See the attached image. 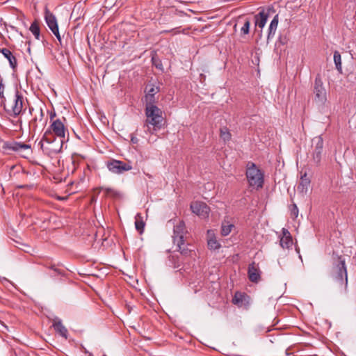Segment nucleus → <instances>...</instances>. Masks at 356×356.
<instances>
[{
  "label": "nucleus",
  "mask_w": 356,
  "mask_h": 356,
  "mask_svg": "<svg viewBox=\"0 0 356 356\" xmlns=\"http://www.w3.org/2000/svg\"><path fill=\"white\" fill-rule=\"evenodd\" d=\"M44 113L42 109H40L37 111L34 118L29 122L30 129H33V131H35L38 128V125L44 126L46 123V121L44 120Z\"/></svg>",
  "instance_id": "f3484780"
},
{
  "label": "nucleus",
  "mask_w": 356,
  "mask_h": 356,
  "mask_svg": "<svg viewBox=\"0 0 356 356\" xmlns=\"http://www.w3.org/2000/svg\"><path fill=\"white\" fill-rule=\"evenodd\" d=\"M131 141L132 143L136 144L138 143V138L136 136H131Z\"/></svg>",
  "instance_id": "4c0bfd02"
},
{
  "label": "nucleus",
  "mask_w": 356,
  "mask_h": 356,
  "mask_svg": "<svg viewBox=\"0 0 356 356\" xmlns=\"http://www.w3.org/2000/svg\"><path fill=\"white\" fill-rule=\"evenodd\" d=\"M248 277L252 282H258L261 278V271L258 266L252 262L248 266Z\"/></svg>",
  "instance_id": "dca6fc26"
},
{
  "label": "nucleus",
  "mask_w": 356,
  "mask_h": 356,
  "mask_svg": "<svg viewBox=\"0 0 356 356\" xmlns=\"http://www.w3.org/2000/svg\"><path fill=\"white\" fill-rule=\"evenodd\" d=\"M50 127L56 138L63 140L65 135V127L60 119L54 120Z\"/></svg>",
  "instance_id": "9b49d317"
},
{
  "label": "nucleus",
  "mask_w": 356,
  "mask_h": 356,
  "mask_svg": "<svg viewBox=\"0 0 356 356\" xmlns=\"http://www.w3.org/2000/svg\"><path fill=\"white\" fill-rule=\"evenodd\" d=\"M107 168L110 172L114 174H122L132 169L131 165L119 160H111L107 163Z\"/></svg>",
  "instance_id": "423d86ee"
},
{
  "label": "nucleus",
  "mask_w": 356,
  "mask_h": 356,
  "mask_svg": "<svg viewBox=\"0 0 356 356\" xmlns=\"http://www.w3.org/2000/svg\"><path fill=\"white\" fill-rule=\"evenodd\" d=\"M19 147H20V150L31 149V145H27V144H24V143H20V146Z\"/></svg>",
  "instance_id": "c9c22d12"
},
{
  "label": "nucleus",
  "mask_w": 356,
  "mask_h": 356,
  "mask_svg": "<svg viewBox=\"0 0 356 356\" xmlns=\"http://www.w3.org/2000/svg\"><path fill=\"white\" fill-rule=\"evenodd\" d=\"M177 246L182 255L187 256L191 252V250H189L187 245L184 243V241L180 243L179 245Z\"/></svg>",
  "instance_id": "cd10ccee"
},
{
  "label": "nucleus",
  "mask_w": 356,
  "mask_h": 356,
  "mask_svg": "<svg viewBox=\"0 0 356 356\" xmlns=\"http://www.w3.org/2000/svg\"><path fill=\"white\" fill-rule=\"evenodd\" d=\"M160 91V87L155 86L154 84H147L145 88V104L152 103L154 104L155 97L154 95Z\"/></svg>",
  "instance_id": "ddd939ff"
},
{
  "label": "nucleus",
  "mask_w": 356,
  "mask_h": 356,
  "mask_svg": "<svg viewBox=\"0 0 356 356\" xmlns=\"http://www.w3.org/2000/svg\"><path fill=\"white\" fill-rule=\"evenodd\" d=\"M246 176L250 186L259 189L262 188L264 184V174L256 167L255 164L251 163L247 168Z\"/></svg>",
  "instance_id": "20e7f679"
},
{
  "label": "nucleus",
  "mask_w": 356,
  "mask_h": 356,
  "mask_svg": "<svg viewBox=\"0 0 356 356\" xmlns=\"http://www.w3.org/2000/svg\"><path fill=\"white\" fill-rule=\"evenodd\" d=\"M136 221H135V227L137 231L139 232L140 234H142L143 232L144 227H145V222L143 220V216L140 213H137L136 217Z\"/></svg>",
  "instance_id": "4be33fe9"
},
{
  "label": "nucleus",
  "mask_w": 356,
  "mask_h": 356,
  "mask_svg": "<svg viewBox=\"0 0 356 356\" xmlns=\"http://www.w3.org/2000/svg\"><path fill=\"white\" fill-rule=\"evenodd\" d=\"M314 93L315 95V102L318 104H323L327 100L326 90L323 86V81L319 76L315 79Z\"/></svg>",
  "instance_id": "39448f33"
},
{
  "label": "nucleus",
  "mask_w": 356,
  "mask_h": 356,
  "mask_svg": "<svg viewBox=\"0 0 356 356\" xmlns=\"http://www.w3.org/2000/svg\"><path fill=\"white\" fill-rule=\"evenodd\" d=\"M300 183L298 186V191L301 193L302 194L305 195L307 193L309 188L311 184V179L307 176V173L306 171H301L300 172Z\"/></svg>",
  "instance_id": "f8f14e48"
},
{
  "label": "nucleus",
  "mask_w": 356,
  "mask_h": 356,
  "mask_svg": "<svg viewBox=\"0 0 356 356\" xmlns=\"http://www.w3.org/2000/svg\"><path fill=\"white\" fill-rule=\"evenodd\" d=\"M54 35L56 37V38L58 39V40L60 42V43L61 44V37H60V35L59 33V31L58 29L57 31H55V32H52Z\"/></svg>",
  "instance_id": "e433bc0d"
},
{
  "label": "nucleus",
  "mask_w": 356,
  "mask_h": 356,
  "mask_svg": "<svg viewBox=\"0 0 356 356\" xmlns=\"http://www.w3.org/2000/svg\"><path fill=\"white\" fill-rule=\"evenodd\" d=\"M0 325L4 328L6 330H8V328L7 327V325L2 321H0Z\"/></svg>",
  "instance_id": "58836bf2"
},
{
  "label": "nucleus",
  "mask_w": 356,
  "mask_h": 356,
  "mask_svg": "<svg viewBox=\"0 0 356 356\" xmlns=\"http://www.w3.org/2000/svg\"><path fill=\"white\" fill-rule=\"evenodd\" d=\"M220 138L225 142L231 138V134L227 128L223 127L220 129Z\"/></svg>",
  "instance_id": "bb28decb"
},
{
  "label": "nucleus",
  "mask_w": 356,
  "mask_h": 356,
  "mask_svg": "<svg viewBox=\"0 0 356 356\" xmlns=\"http://www.w3.org/2000/svg\"><path fill=\"white\" fill-rule=\"evenodd\" d=\"M267 19L268 14L266 13L264 10L261 11L257 15H255V24L256 26L262 29L266 25Z\"/></svg>",
  "instance_id": "aec40b11"
},
{
  "label": "nucleus",
  "mask_w": 356,
  "mask_h": 356,
  "mask_svg": "<svg viewBox=\"0 0 356 356\" xmlns=\"http://www.w3.org/2000/svg\"><path fill=\"white\" fill-rule=\"evenodd\" d=\"M152 61L153 65L158 69L163 70V65L161 63V61L156 58V56H153L152 58Z\"/></svg>",
  "instance_id": "c85d7f7f"
},
{
  "label": "nucleus",
  "mask_w": 356,
  "mask_h": 356,
  "mask_svg": "<svg viewBox=\"0 0 356 356\" xmlns=\"http://www.w3.org/2000/svg\"><path fill=\"white\" fill-rule=\"evenodd\" d=\"M282 236L280 238V244L284 249H289L293 245V239L291 233L286 228L282 229Z\"/></svg>",
  "instance_id": "4468645a"
},
{
  "label": "nucleus",
  "mask_w": 356,
  "mask_h": 356,
  "mask_svg": "<svg viewBox=\"0 0 356 356\" xmlns=\"http://www.w3.org/2000/svg\"><path fill=\"white\" fill-rule=\"evenodd\" d=\"M101 191H103L105 193V195L108 197H113V198H120L122 195L119 191H117L111 188H104L101 187Z\"/></svg>",
  "instance_id": "5701e85b"
},
{
  "label": "nucleus",
  "mask_w": 356,
  "mask_h": 356,
  "mask_svg": "<svg viewBox=\"0 0 356 356\" xmlns=\"http://www.w3.org/2000/svg\"><path fill=\"white\" fill-rule=\"evenodd\" d=\"M29 30L36 39H40V28L37 22H33L30 26Z\"/></svg>",
  "instance_id": "a878e982"
},
{
  "label": "nucleus",
  "mask_w": 356,
  "mask_h": 356,
  "mask_svg": "<svg viewBox=\"0 0 356 356\" xmlns=\"http://www.w3.org/2000/svg\"><path fill=\"white\" fill-rule=\"evenodd\" d=\"M186 234L185 223L183 221H179L176 225L174 226L173 229V243L176 245H179L184 240V234Z\"/></svg>",
  "instance_id": "9d476101"
},
{
  "label": "nucleus",
  "mask_w": 356,
  "mask_h": 356,
  "mask_svg": "<svg viewBox=\"0 0 356 356\" xmlns=\"http://www.w3.org/2000/svg\"><path fill=\"white\" fill-rule=\"evenodd\" d=\"M44 19L51 32H55L58 29L56 17L48 9H46L44 12Z\"/></svg>",
  "instance_id": "2eb2a0df"
},
{
  "label": "nucleus",
  "mask_w": 356,
  "mask_h": 356,
  "mask_svg": "<svg viewBox=\"0 0 356 356\" xmlns=\"http://www.w3.org/2000/svg\"><path fill=\"white\" fill-rule=\"evenodd\" d=\"M313 160L316 164H319L322 157L323 140L321 136L314 137L312 140Z\"/></svg>",
  "instance_id": "0eeeda50"
},
{
  "label": "nucleus",
  "mask_w": 356,
  "mask_h": 356,
  "mask_svg": "<svg viewBox=\"0 0 356 356\" xmlns=\"http://www.w3.org/2000/svg\"><path fill=\"white\" fill-rule=\"evenodd\" d=\"M6 113L11 116L17 117L23 108L24 98L22 94L16 91L6 102L1 104Z\"/></svg>",
  "instance_id": "7ed1b4c3"
},
{
  "label": "nucleus",
  "mask_w": 356,
  "mask_h": 356,
  "mask_svg": "<svg viewBox=\"0 0 356 356\" xmlns=\"http://www.w3.org/2000/svg\"><path fill=\"white\" fill-rule=\"evenodd\" d=\"M334 62L337 70L340 73H341V72H342L341 57V54L337 51H335L334 52Z\"/></svg>",
  "instance_id": "393cba45"
},
{
  "label": "nucleus",
  "mask_w": 356,
  "mask_h": 356,
  "mask_svg": "<svg viewBox=\"0 0 356 356\" xmlns=\"http://www.w3.org/2000/svg\"><path fill=\"white\" fill-rule=\"evenodd\" d=\"M208 234V247L210 250H217L220 248V243L216 240V237L213 236V233L211 231L209 230L207 232Z\"/></svg>",
  "instance_id": "412c9836"
},
{
  "label": "nucleus",
  "mask_w": 356,
  "mask_h": 356,
  "mask_svg": "<svg viewBox=\"0 0 356 356\" xmlns=\"http://www.w3.org/2000/svg\"><path fill=\"white\" fill-rule=\"evenodd\" d=\"M0 53H1V49H0Z\"/></svg>",
  "instance_id": "37998d69"
},
{
  "label": "nucleus",
  "mask_w": 356,
  "mask_h": 356,
  "mask_svg": "<svg viewBox=\"0 0 356 356\" xmlns=\"http://www.w3.org/2000/svg\"><path fill=\"white\" fill-rule=\"evenodd\" d=\"M296 251L299 254V258L302 260V256L300 254V248L298 246H296Z\"/></svg>",
  "instance_id": "a19ab883"
},
{
  "label": "nucleus",
  "mask_w": 356,
  "mask_h": 356,
  "mask_svg": "<svg viewBox=\"0 0 356 356\" xmlns=\"http://www.w3.org/2000/svg\"><path fill=\"white\" fill-rule=\"evenodd\" d=\"M145 115L147 118L144 123V127H147L145 131L153 134L154 131L161 129L163 121L162 111L154 104H145Z\"/></svg>",
  "instance_id": "f257e3e1"
},
{
  "label": "nucleus",
  "mask_w": 356,
  "mask_h": 356,
  "mask_svg": "<svg viewBox=\"0 0 356 356\" xmlns=\"http://www.w3.org/2000/svg\"><path fill=\"white\" fill-rule=\"evenodd\" d=\"M5 85L3 83H0V99H1V104L6 102V97L4 96Z\"/></svg>",
  "instance_id": "c756f323"
},
{
  "label": "nucleus",
  "mask_w": 356,
  "mask_h": 356,
  "mask_svg": "<svg viewBox=\"0 0 356 356\" xmlns=\"http://www.w3.org/2000/svg\"><path fill=\"white\" fill-rule=\"evenodd\" d=\"M277 25H278V15H276L274 17V18L273 19V20L271 21L270 26L277 29Z\"/></svg>",
  "instance_id": "473e14b6"
},
{
  "label": "nucleus",
  "mask_w": 356,
  "mask_h": 356,
  "mask_svg": "<svg viewBox=\"0 0 356 356\" xmlns=\"http://www.w3.org/2000/svg\"><path fill=\"white\" fill-rule=\"evenodd\" d=\"M63 145V140L56 138L51 131H46L38 143L42 152L49 156H53L59 153Z\"/></svg>",
  "instance_id": "f03ea898"
},
{
  "label": "nucleus",
  "mask_w": 356,
  "mask_h": 356,
  "mask_svg": "<svg viewBox=\"0 0 356 356\" xmlns=\"http://www.w3.org/2000/svg\"><path fill=\"white\" fill-rule=\"evenodd\" d=\"M20 143H14L8 146L10 149H12L15 152H19L20 150Z\"/></svg>",
  "instance_id": "2f4dec72"
},
{
  "label": "nucleus",
  "mask_w": 356,
  "mask_h": 356,
  "mask_svg": "<svg viewBox=\"0 0 356 356\" xmlns=\"http://www.w3.org/2000/svg\"><path fill=\"white\" fill-rule=\"evenodd\" d=\"M51 268L54 270H55V271L58 272V270H57L56 268H54V266H51Z\"/></svg>",
  "instance_id": "79ce46f5"
},
{
  "label": "nucleus",
  "mask_w": 356,
  "mask_h": 356,
  "mask_svg": "<svg viewBox=\"0 0 356 356\" xmlns=\"http://www.w3.org/2000/svg\"><path fill=\"white\" fill-rule=\"evenodd\" d=\"M250 26V22L248 20H246L241 29V32L244 34H248L249 33Z\"/></svg>",
  "instance_id": "7c9ffc66"
},
{
  "label": "nucleus",
  "mask_w": 356,
  "mask_h": 356,
  "mask_svg": "<svg viewBox=\"0 0 356 356\" xmlns=\"http://www.w3.org/2000/svg\"><path fill=\"white\" fill-rule=\"evenodd\" d=\"M191 209L193 213H195L201 218H207L210 211V209L206 203L198 201L191 204Z\"/></svg>",
  "instance_id": "6e6552de"
},
{
  "label": "nucleus",
  "mask_w": 356,
  "mask_h": 356,
  "mask_svg": "<svg viewBox=\"0 0 356 356\" xmlns=\"http://www.w3.org/2000/svg\"><path fill=\"white\" fill-rule=\"evenodd\" d=\"M239 302L238 298H237V293L235 295L234 298H233V302L234 304H236Z\"/></svg>",
  "instance_id": "ea45409f"
},
{
  "label": "nucleus",
  "mask_w": 356,
  "mask_h": 356,
  "mask_svg": "<svg viewBox=\"0 0 356 356\" xmlns=\"http://www.w3.org/2000/svg\"><path fill=\"white\" fill-rule=\"evenodd\" d=\"M291 214L296 218L298 216V209L296 204H293L291 209Z\"/></svg>",
  "instance_id": "f704fd0d"
},
{
  "label": "nucleus",
  "mask_w": 356,
  "mask_h": 356,
  "mask_svg": "<svg viewBox=\"0 0 356 356\" xmlns=\"http://www.w3.org/2000/svg\"><path fill=\"white\" fill-rule=\"evenodd\" d=\"M334 279L340 282L341 284L343 283V277L345 279V284H347L348 277L347 271L345 265V261L339 258V264L334 268Z\"/></svg>",
  "instance_id": "1a4fd4ad"
},
{
  "label": "nucleus",
  "mask_w": 356,
  "mask_h": 356,
  "mask_svg": "<svg viewBox=\"0 0 356 356\" xmlns=\"http://www.w3.org/2000/svg\"><path fill=\"white\" fill-rule=\"evenodd\" d=\"M1 54L4 58H6L10 64V67L13 69V72L16 71L17 63L15 56L8 49L3 48L1 49Z\"/></svg>",
  "instance_id": "a211bd4d"
},
{
  "label": "nucleus",
  "mask_w": 356,
  "mask_h": 356,
  "mask_svg": "<svg viewBox=\"0 0 356 356\" xmlns=\"http://www.w3.org/2000/svg\"><path fill=\"white\" fill-rule=\"evenodd\" d=\"M276 30H277V29L269 26L268 34V40H269L270 37H273L274 36Z\"/></svg>",
  "instance_id": "72a5a7b5"
},
{
  "label": "nucleus",
  "mask_w": 356,
  "mask_h": 356,
  "mask_svg": "<svg viewBox=\"0 0 356 356\" xmlns=\"http://www.w3.org/2000/svg\"><path fill=\"white\" fill-rule=\"evenodd\" d=\"M53 327L54 330L62 337L67 339V330L63 325L61 320L58 318H56L53 321Z\"/></svg>",
  "instance_id": "6ab92c4d"
},
{
  "label": "nucleus",
  "mask_w": 356,
  "mask_h": 356,
  "mask_svg": "<svg viewBox=\"0 0 356 356\" xmlns=\"http://www.w3.org/2000/svg\"><path fill=\"white\" fill-rule=\"evenodd\" d=\"M234 227V225L228 222H223L221 226V234L224 236H227Z\"/></svg>",
  "instance_id": "b1692460"
}]
</instances>
